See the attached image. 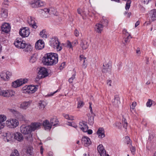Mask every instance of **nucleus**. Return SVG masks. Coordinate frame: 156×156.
Returning a JSON list of instances; mask_svg holds the SVG:
<instances>
[{
	"mask_svg": "<svg viewBox=\"0 0 156 156\" xmlns=\"http://www.w3.org/2000/svg\"><path fill=\"white\" fill-rule=\"evenodd\" d=\"M58 61L57 54L49 53H47L43 58L42 62L47 66H52L56 64Z\"/></svg>",
	"mask_w": 156,
	"mask_h": 156,
	"instance_id": "obj_1",
	"label": "nucleus"
},
{
	"mask_svg": "<svg viewBox=\"0 0 156 156\" xmlns=\"http://www.w3.org/2000/svg\"><path fill=\"white\" fill-rule=\"evenodd\" d=\"M20 131L21 133L24 135H27V138L28 140H31L33 136L32 131L30 125L26 126L25 125H22L20 127Z\"/></svg>",
	"mask_w": 156,
	"mask_h": 156,
	"instance_id": "obj_2",
	"label": "nucleus"
},
{
	"mask_svg": "<svg viewBox=\"0 0 156 156\" xmlns=\"http://www.w3.org/2000/svg\"><path fill=\"white\" fill-rule=\"evenodd\" d=\"M50 45L53 48L56 49L57 51H60L62 47L60 45V42L57 37H52L49 41Z\"/></svg>",
	"mask_w": 156,
	"mask_h": 156,
	"instance_id": "obj_3",
	"label": "nucleus"
},
{
	"mask_svg": "<svg viewBox=\"0 0 156 156\" xmlns=\"http://www.w3.org/2000/svg\"><path fill=\"white\" fill-rule=\"evenodd\" d=\"M6 125L9 128L14 129L18 126L19 122L16 119L11 118L6 121Z\"/></svg>",
	"mask_w": 156,
	"mask_h": 156,
	"instance_id": "obj_4",
	"label": "nucleus"
},
{
	"mask_svg": "<svg viewBox=\"0 0 156 156\" xmlns=\"http://www.w3.org/2000/svg\"><path fill=\"white\" fill-rule=\"evenodd\" d=\"M15 92L12 90H2L0 89V95L4 97H10L15 95Z\"/></svg>",
	"mask_w": 156,
	"mask_h": 156,
	"instance_id": "obj_5",
	"label": "nucleus"
},
{
	"mask_svg": "<svg viewBox=\"0 0 156 156\" xmlns=\"http://www.w3.org/2000/svg\"><path fill=\"white\" fill-rule=\"evenodd\" d=\"M38 86H32L31 85L25 86L23 87V90L25 93L32 94L34 93L37 90Z\"/></svg>",
	"mask_w": 156,
	"mask_h": 156,
	"instance_id": "obj_6",
	"label": "nucleus"
},
{
	"mask_svg": "<svg viewBox=\"0 0 156 156\" xmlns=\"http://www.w3.org/2000/svg\"><path fill=\"white\" fill-rule=\"evenodd\" d=\"M14 44L16 48L20 49L24 48L26 46V44L23 41H22L20 39H17L14 43Z\"/></svg>",
	"mask_w": 156,
	"mask_h": 156,
	"instance_id": "obj_7",
	"label": "nucleus"
},
{
	"mask_svg": "<svg viewBox=\"0 0 156 156\" xmlns=\"http://www.w3.org/2000/svg\"><path fill=\"white\" fill-rule=\"evenodd\" d=\"M30 34V30L27 27H23L19 31L20 35L23 37H27Z\"/></svg>",
	"mask_w": 156,
	"mask_h": 156,
	"instance_id": "obj_8",
	"label": "nucleus"
},
{
	"mask_svg": "<svg viewBox=\"0 0 156 156\" xmlns=\"http://www.w3.org/2000/svg\"><path fill=\"white\" fill-rule=\"evenodd\" d=\"M27 23L32 28L36 29L37 26L34 20V18L31 16L28 17L27 20Z\"/></svg>",
	"mask_w": 156,
	"mask_h": 156,
	"instance_id": "obj_9",
	"label": "nucleus"
},
{
	"mask_svg": "<svg viewBox=\"0 0 156 156\" xmlns=\"http://www.w3.org/2000/svg\"><path fill=\"white\" fill-rule=\"evenodd\" d=\"M12 76V73L9 71L3 72L1 73L0 78L3 80L6 81L9 80Z\"/></svg>",
	"mask_w": 156,
	"mask_h": 156,
	"instance_id": "obj_10",
	"label": "nucleus"
},
{
	"mask_svg": "<svg viewBox=\"0 0 156 156\" xmlns=\"http://www.w3.org/2000/svg\"><path fill=\"white\" fill-rule=\"evenodd\" d=\"M42 123L40 122H34L31 123L30 125L32 131H34L36 130L40 129Z\"/></svg>",
	"mask_w": 156,
	"mask_h": 156,
	"instance_id": "obj_11",
	"label": "nucleus"
},
{
	"mask_svg": "<svg viewBox=\"0 0 156 156\" xmlns=\"http://www.w3.org/2000/svg\"><path fill=\"white\" fill-rule=\"evenodd\" d=\"M111 66L108 63L105 62L104 63L102 70V72L104 73H110L111 72Z\"/></svg>",
	"mask_w": 156,
	"mask_h": 156,
	"instance_id": "obj_12",
	"label": "nucleus"
},
{
	"mask_svg": "<svg viewBox=\"0 0 156 156\" xmlns=\"http://www.w3.org/2000/svg\"><path fill=\"white\" fill-rule=\"evenodd\" d=\"M39 76L40 78H43L48 76V72L46 69L42 67L40 69L38 72Z\"/></svg>",
	"mask_w": 156,
	"mask_h": 156,
	"instance_id": "obj_13",
	"label": "nucleus"
},
{
	"mask_svg": "<svg viewBox=\"0 0 156 156\" xmlns=\"http://www.w3.org/2000/svg\"><path fill=\"white\" fill-rule=\"evenodd\" d=\"M44 46V41L41 40H38L35 43V47L36 49L38 50H41Z\"/></svg>",
	"mask_w": 156,
	"mask_h": 156,
	"instance_id": "obj_14",
	"label": "nucleus"
},
{
	"mask_svg": "<svg viewBox=\"0 0 156 156\" xmlns=\"http://www.w3.org/2000/svg\"><path fill=\"white\" fill-rule=\"evenodd\" d=\"M97 149L101 156H108V154H106V151L102 145H99Z\"/></svg>",
	"mask_w": 156,
	"mask_h": 156,
	"instance_id": "obj_15",
	"label": "nucleus"
},
{
	"mask_svg": "<svg viewBox=\"0 0 156 156\" xmlns=\"http://www.w3.org/2000/svg\"><path fill=\"white\" fill-rule=\"evenodd\" d=\"M52 10V9H49L48 8H44V9L41 10V12L42 15L44 17H49L50 14H54L53 13H52L51 11Z\"/></svg>",
	"mask_w": 156,
	"mask_h": 156,
	"instance_id": "obj_16",
	"label": "nucleus"
},
{
	"mask_svg": "<svg viewBox=\"0 0 156 156\" xmlns=\"http://www.w3.org/2000/svg\"><path fill=\"white\" fill-rule=\"evenodd\" d=\"M82 143L85 147H87L91 144L90 139L87 136H83L81 140Z\"/></svg>",
	"mask_w": 156,
	"mask_h": 156,
	"instance_id": "obj_17",
	"label": "nucleus"
},
{
	"mask_svg": "<svg viewBox=\"0 0 156 156\" xmlns=\"http://www.w3.org/2000/svg\"><path fill=\"white\" fill-rule=\"evenodd\" d=\"M11 29V27L9 23H5L1 26L2 31L5 33H8L10 31Z\"/></svg>",
	"mask_w": 156,
	"mask_h": 156,
	"instance_id": "obj_18",
	"label": "nucleus"
},
{
	"mask_svg": "<svg viewBox=\"0 0 156 156\" xmlns=\"http://www.w3.org/2000/svg\"><path fill=\"white\" fill-rule=\"evenodd\" d=\"M14 139L19 142H21L23 140V137L21 133L16 132L14 133Z\"/></svg>",
	"mask_w": 156,
	"mask_h": 156,
	"instance_id": "obj_19",
	"label": "nucleus"
},
{
	"mask_svg": "<svg viewBox=\"0 0 156 156\" xmlns=\"http://www.w3.org/2000/svg\"><path fill=\"white\" fill-rule=\"evenodd\" d=\"M79 127L80 129L84 132H87L88 128L87 123L84 121H82L80 122Z\"/></svg>",
	"mask_w": 156,
	"mask_h": 156,
	"instance_id": "obj_20",
	"label": "nucleus"
},
{
	"mask_svg": "<svg viewBox=\"0 0 156 156\" xmlns=\"http://www.w3.org/2000/svg\"><path fill=\"white\" fill-rule=\"evenodd\" d=\"M31 102L30 101H24L20 104V108L22 109L26 110L30 105Z\"/></svg>",
	"mask_w": 156,
	"mask_h": 156,
	"instance_id": "obj_21",
	"label": "nucleus"
},
{
	"mask_svg": "<svg viewBox=\"0 0 156 156\" xmlns=\"http://www.w3.org/2000/svg\"><path fill=\"white\" fill-rule=\"evenodd\" d=\"M42 124L46 130H50L51 128L52 125L49 123L48 120H45L43 121Z\"/></svg>",
	"mask_w": 156,
	"mask_h": 156,
	"instance_id": "obj_22",
	"label": "nucleus"
},
{
	"mask_svg": "<svg viewBox=\"0 0 156 156\" xmlns=\"http://www.w3.org/2000/svg\"><path fill=\"white\" fill-rule=\"evenodd\" d=\"M97 134L100 138H103L105 136L104 129L102 128H99L97 131Z\"/></svg>",
	"mask_w": 156,
	"mask_h": 156,
	"instance_id": "obj_23",
	"label": "nucleus"
},
{
	"mask_svg": "<svg viewBox=\"0 0 156 156\" xmlns=\"http://www.w3.org/2000/svg\"><path fill=\"white\" fill-rule=\"evenodd\" d=\"M103 26L102 24L100 23H98L96 24L95 29L97 32L99 33H101L103 29Z\"/></svg>",
	"mask_w": 156,
	"mask_h": 156,
	"instance_id": "obj_24",
	"label": "nucleus"
},
{
	"mask_svg": "<svg viewBox=\"0 0 156 156\" xmlns=\"http://www.w3.org/2000/svg\"><path fill=\"white\" fill-rule=\"evenodd\" d=\"M13 136V134L9 132L5 133L4 138L5 141L9 142L11 141Z\"/></svg>",
	"mask_w": 156,
	"mask_h": 156,
	"instance_id": "obj_25",
	"label": "nucleus"
},
{
	"mask_svg": "<svg viewBox=\"0 0 156 156\" xmlns=\"http://www.w3.org/2000/svg\"><path fill=\"white\" fill-rule=\"evenodd\" d=\"M80 44L81 47L83 50L86 49L89 46V44L87 42L86 40H81Z\"/></svg>",
	"mask_w": 156,
	"mask_h": 156,
	"instance_id": "obj_26",
	"label": "nucleus"
},
{
	"mask_svg": "<svg viewBox=\"0 0 156 156\" xmlns=\"http://www.w3.org/2000/svg\"><path fill=\"white\" fill-rule=\"evenodd\" d=\"M46 105V103L43 101H40L38 102V106L39 109L41 111L44 109Z\"/></svg>",
	"mask_w": 156,
	"mask_h": 156,
	"instance_id": "obj_27",
	"label": "nucleus"
},
{
	"mask_svg": "<svg viewBox=\"0 0 156 156\" xmlns=\"http://www.w3.org/2000/svg\"><path fill=\"white\" fill-rule=\"evenodd\" d=\"M150 17L152 21H154L156 20V10L155 9L152 10L150 12Z\"/></svg>",
	"mask_w": 156,
	"mask_h": 156,
	"instance_id": "obj_28",
	"label": "nucleus"
},
{
	"mask_svg": "<svg viewBox=\"0 0 156 156\" xmlns=\"http://www.w3.org/2000/svg\"><path fill=\"white\" fill-rule=\"evenodd\" d=\"M8 11L6 9H2L1 11V16L3 18H6L8 16Z\"/></svg>",
	"mask_w": 156,
	"mask_h": 156,
	"instance_id": "obj_29",
	"label": "nucleus"
},
{
	"mask_svg": "<svg viewBox=\"0 0 156 156\" xmlns=\"http://www.w3.org/2000/svg\"><path fill=\"white\" fill-rule=\"evenodd\" d=\"M22 82H20V80H18L12 83V86L15 88H16L22 85Z\"/></svg>",
	"mask_w": 156,
	"mask_h": 156,
	"instance_id": "obj_30",
	"label": "nucleus"
},
{
	"mask_svg": "<svg viewBox=\"0 0 156 156\" xmlns=\"http://www.w3.org/2000/svg\"><path fill=\"white\" fill-rule=\"evenodd\" d=\"M58 121L56 117H54L51 119L50 120L51 124L53 126H55L58 124Z\"/></svg>",
	"mask_w": 156,
	"mask_h": 156,
	"instance_id": "obj_31",
	"label": "nucleus"
},
{
	"mask_svg": "<svg viewBox=\"0 0 156 156\" xmlns=\"http://www.w3.org/2000/svg\"><path fill=\"white\" fill-rule=\"evenodd\" d=\"M7 119L6 116L4 115H0V123L5 125L4 122H5Z\"/></svg>",
	"mask_w": 156,
	"mask_h": 156,
	"instance_id": "obj_32",
	"label": "nucleus"
},
{
	"mask_svg": "<svg viewBox=\"0 0 156 156\" xmlns=\"http://www.w3.org/2000/svg\"><path fill=\"white\" fill-rule=\"evenodd\" d=\"M37 1L36 0H33L30 2V4L31 7L33 8H37Z\"/></svg>",
	"mask_w": 156,
	"mask_h": 156,
	"instance_id": "obj_33",
	"label": "nucleus"
},
{
	"mask_svg": "<svg viewBox=\"0 0 156 156\" xmlns=\"http://www.w3.org/2000/svg\"><path fill=\"white\" fill-rule=\"evenodd\" d=\"M101 23L103 26H106L108 24V21L105 17H103L101 20Z\"/></svg>",
	"mask_w": 156,
	"mask_h": 156,
	"instance_id": "obj_34",
	"label": "nucleus"
},
{
	"mask_svg": "<svg viewBox=\"0 0 156 156\" xmlns=\"http://www.w3.org/2000/svg\"><path fill=\"white\" fill-rule=\"evenodd\" d=\"M63 116L66 119L69 120H73L74 119V117L72 115L64 114Z\"/></svg>",
	"mask_w": 156,
	"mask_h": 156,
	"instance_id": "obj_35",
	"label": "nucleus"
},
{
	"mask_svg": "<svg viewBox=\"0 0 156 156\" xmlns=\"http://www.w3.org/2000/svg\"><path fill=\"white\" fill-rule=\"evenodd\" d=\"M33 148L32 147H28L27 149V153L30 155H31L33 154Z\"/></svg>",
	"mask_w": 156,
	"mask_h": 156,
	"instance_id": "obj_36",
	"label": "nucleus"
},
{
	"mask_svg": "<svg viewBox=\"0 0 156 156\" xmlns=\"http://www.w3.org/2000/svg\"><path fill=\"white\" fill-rule=\"evenodd\" d=\"M15 116H16V118L20 120H23L24 119V116L18 112Z\"/></svg>",
	"mask_w": 156,
	"mask_h": 156,
	"instance_id": "obj_37",
	"label": "nucleus"
},
{
	"mask_svg": "<svg viewBox=\"0 0 156 156\" xmlns=\"http://www.w3.org/2000/svg\"><path fill=\"white\" fill-rule=\"evenodd\" d=\"M40 35L43 38H46L47 37V35L45 34V30H42L40 33Z\"/></svg>",
	"mask_w": 156,
	"mask_h": 156,
	"instance_id": "obj_38",
	"label": "nucleus"
},
{
	"mask_svg": "<svg viewBox=\"0 0 156 156\" xmlns=\"http://www.w3.org/2000/svg\"><path fill=\"white\" fill-rule=\"evenodd\" d=\"M19 153L18 151L16 149H15L12 153L10 156H19Z\"/></svg>",
	"mask_w": 156,
	"mask_h": 156,
	"instance_id": "obj_39",
	"label": "nucleus"
},
{
	"mask_svg": "<svg viewBox=\"0 0 156 156\" xmlns=\"http://www.w3.org/2000/svg\"><path fill=\"white\" fill-rule=\"evenodd\" d=\"M84 103L82 100H79L78 101L77 108H80L82 107L84 105Z\"/></svg>",
	"mask_w": 156,
	"mask_h": 156,
	"instance_id": "obj_40",
	"label": "nucleus"
},
{
	"mask_svg": "<svg viewBox=\"0 0 156 156\" xmlns=\"http://www.w3.org/2000/svg\"><path fill=\"white\" fill-rule=\"evenodd\" d=\"M131 2V1L130 0H128L127 1L125 6V9L126 10L129 9L130 7Z\"/></svg>",
	"mask_w": 156,
	"mask_h": 156,
	"instance_id": "obj_41",
	"label": "nucleus"
},
{
	"mask_svg": "<svg viewBox=\"0 0 156 156\" xmlns=\"http://www.w3.org/2000/svg\"><path fill=\"white\" fill-rule=\"evenodd\" d=\"M120 104V101L117 98H115L114 101L113 102V105L115 107L119 106Z\"/></svg>",
	"mask_w": 156,
	"mask_h": 156,
	"instance_id": "obj_42",
	"label": "nucleus"
},
{
	"mask_svg": "<svg viewBox=\"0 0 156 156\" xmlns=\"http://www.w3.org/2000/svg\"><path fill=\"white\" fill-rule=\"evenodd\" d=\"M122 121L123 126L124 128L126 129L128 125L126 120L125 118H123Z\"/></svg>",
	"mask_w": 156,
	"mask_h": 156,
	"instance_id": "obj_43",
	"label": "nucleus"
},
{
	"mask_svg": "<svg viewBox=\"0 0 156 156\" xmlns=\"http://www.w3.org/2000/svg\"><path fill=\"white\" fill-rule=\"evenodd\" d=\"M25 51H30L32 49V46L30 44H26Z\"/></svg>",
	"mask_w": 156,
	"mask_h": 156,
	"instance_id": "obj_44",
	"label": "nucleus"
},
{
	"mask_svg": "<svg viewBox=\"0 0 156 156\" xmlns=\"http://www.w3.org/2000/svg\"><path fill=\"white\" fill-rule=\"evenodd\" d=\"M37 7H40L41 6H42L44 5V2L41 1L40 0H37Z\"/></svg>",
	"mask_w": 156,
	"mask_h": 156,
	"instance_id": "obj_45",
	"label": "nucleus"
},
{
	"mask_svg": "<svg viewBox=\"0 0 156 156\" xmlns=\"http://www.w3.org/2000/svg\"><path fill=\"white\" fill-rule=\"evenodd\" d=\"M37 60L36 58L33 55L31 57V58L30 59V62L33 63L35 62Z\"/></svg>",
	"mask_w": 156,
	"mask_h": 156,
	"instance_id": "obj_46",
	"label": "nucleus"
},
{
	"mask_svg": "<svg viewBox=\"0 0 156 156\" xmlns=\"http://www.w3.org/2000/svg\"><path fill=\"white\" fill-rule=\"evenodd\" d=\"M123 34L125 35V36H131L130 34L129 33L127 32V30L125 29H123L122 31Z\"/></svg>",
	"mask_w": 156,
	"mask_h": 156,
	"instance_id": "obj_47",
	"label": "nucleus"
},
{
	"mask_svg": "<svg viewBox=\"0 0 156 156\" xmlns=\"http://www.w3.org/2000/svg\"><path fill=\"white\" fill-rule=\"evenodd\" d=\"M88 121L90 125H92L94 122V117L93 116H90L89 119Z\"/></svg>",
	"mask_w": 156,
	"mask_h": 156,
	"instance_id": "obj_48",
	"label": "nucleus"
},
{
	"mask_svg": "<svg viewBox=\"0 0 156 156\" xmlns=\"http://www.w3.org/2000/svg\"><path fill=\"white\" fill-rule=\"evenodd\" d=\"M68 125L73 127L75 128L77 127V126L74 122H68Z\"/></svg>",
	"mask_w": 156,
	"mask_h": 156,
	"instance_id": "obj_49",
	"label": "nucleus"
},
{
	"mask_svg": "<svg viewBox=\"0 0 156 156\" xmlns=\"http://www.w3.org/2000/svg\"><path fill=\"white\" fill-rule=\"evenodd\" d=\"M126 143L127 144H130L131 145L132 141L131 140L129 137L127 136L126 137Z\"/></svg>",
	"mask_w": 156,
	"mask_h": 156,
	"instance_id": "obj_50",
	"label": "nucleus"
},
{
	"mask_svg": "<svg viewBox=\"0 0 156 156\" xmlns=\"http://www.w3.org/2000/svg\"><path fill=\"white\" fill-rule=\"evenodd\" d=\"M67 47L71 49L72 50H73L72 45L71 42L69 41H68L67 42Z\"/></svg>",
	"mask_w": 156,
	"mask_h": 156,
	"instance_id": "obj_51",
	"label": "nucleus"
},
{
	"mask_svg": "<svg viewBox=\"0 0 156 156\" xmlns=\"http://www.w3.org/2000/svg\"><path fill=\"white\" fill-rule=\"evenodd\" d=\"M136 105V102H133L132 105L130 106V110L132 111V110L134 109Z\"/></svg>",
	"mask_w": 156,
	"mask_h": 156,
	"instance_id": "obj_52",
	"label": "nucleus"
},
{
	"mask_svg": "<svg viewBox=\"0 0 156 156\" xmlns=\"http://www.w3.org/2000/svg\"><path fill=\"white\" fill-rule=\"evenodd\" d=\"M152 104V101L151 99H148V101L147 102L146 105L147 107H150Z\"/></svg>",
	"mask_w": 156,
	"mask_h": 156,
	"instance_id": "obj_53",
	"label": "nucleus"
},
{
	"mask_svg": "<svg viewBox=\"0 0 156 156\" xmlns=\"http://www.w3.org/2000/svg\"><path fill=\"white\" fill-rule=\"evenodd\" d=\"M75 73L73 74L72 77L69 79V81L70 83H73V80L75 78Z\"/></svg>",
	"mask_w": 156,
	"mask_h": 156,
	"instance_id": "obj_54",
	"label": "nucleus"
},
{
	"mask_svg": "<svg viewBox=\"0 0 156 156\" xmlns=\"http://www.w3.org/2000/svg\"><path fill=\"white\" fill-rule=\"evenodd\" d=\"M83 62V63L82 65V67L83 68L85 69L87 68V61L84 60Z\"/></svg>",
	"mask_w": 156,
	"mask_h": 156,
	"instance_id": "obj_55",
	"label": "nucleus"
},
{
	"mask_svg": "<svg viewBox=\"0 0 156 156\" xmlns=\"http://www.w3.org/2000/svg\"><path fill=\"white\" fill-rule=\"evenodd\" d=\"M131 147H130V150L132 154L133 155L134 154L136 151L135 147H133L131 145Z\"/></svg>",
	"mask_w": 156,
	"mask_h": 156,
	"instance_id": "obj_56",
	"label": "nucleus"
},
{
	"mask_svg": "<svg viewBox=\"0 0 156 156\" xmlns=\"http://www.w3.org/2000/svg\"><path fill=\"white\" fill-rule=\"evenodd\" d=\"M127 37L125 38L124 41L125 42L124 43V44L126 45V44L129 41V39H131L132 37L131 36H127Z\"/></svg>",
	"mask_w": 156,
	"mask_h": 156,
	"instance_id": "obj_57",
	"label": "nucleus"
},
{
	"mask_svg": "<svg viewBox=\"0 0 156 156\" xmlns=\"http://www.w3.org/2000/svg\"><path fill=\"white\" fill-rule=\"evenodd\" d=\"M80 61L83 62L84 60L86 61V58L83 55H81L80 56Z\"/></svg>",
	"mask_w": 156,
	"mask_h": 156,
	"instance_id": "obj_58",
	"label": "nucleus"
},
{
	"mask_svg": "<svg viewBox=\"0 0 156 156\" xmlns=\"http://www.w3.org/2000/svg\"><path fill=\"white\" fill-rule=\"evenodd\" d=\"M19 80H20V82H22V85L23 84H24L27 83L28 81V80L27 79H24L23 80L22 79H20Z\"/></svg>",
	"mask_w": 156,
	"mask_h": 156,
	"instance_id": "obj_59",
	"label": "nucleus"
},
{
	"mask_svg": "<svg viewBox=\"0 0 156 156\" xmlns=\"http://www.w3.org/2000/svg\"><path fill=\"white\" fill-rule=\"evenodd\" d=\"M74 34L76 37L79 36V32L78 30L77 29H75L74 31Z\"/></svg>",
	"mask_w": 156,
	"mask_h": 156,
	"instance_id": "obj_60",
	"label": "nucleus"
},
{
	"mask_svg": "<svg viewBox=\"0 0 156 156\" xmlns=\"http://www.w3.org/2000/svg\"><path fill=\"white\" fill-rule=\"evenodd\" d=\"M9 111L10 112H12L13 114H14L15 115L18 112L17 111L13 109H9Z\"/></svg>",
	"mask_w": 156,
	"mask_h": 156,
	"instance_id": "obj_61",
	"label": "nucleus"
},
{
	"mask_svg": "<svg viewBox=\"0 0 156 156\" xmlns=\"http://www.w3.org/2000/svg\"><path fill=\"white\" fill-rule=\"evenodd\" d=\"M112 81L111 80H108L107 81V84L109 86H111V85Z\"/></svg>",
	"mask_w": 156,
	"mask_h": 156,
	"instance_id": "obj_62",
	"label": "nucleus"
},
{
	"mask_svg": "<svg viewBox=\"0 0 156 156\" xmlns=\"http://www.w3.org/2000/svg\"><path fill=\"white\" fill-rule=\"evenodd\" d=\"M136 52L138 55V56H140V55L141 53L139 48H138L137 49Z\"/></svg>",
	"mask_w": 156,
	"mask_h": 156,
	"instance_id": "obj_63",
	"label": "nucleus"
},
{
	"mask_svg": "<svg viewBox=\"0 0 156 156\" xmlns=\"http://www.w3.org/2000/svg\"><path fill=\"white\" fill-rule=\"evenodd\" d=\"M9 3V2L8 0H4L3 2V4L8 5Z\"/></svg>",
	"mask_w": 156,
	"mask_h": 156,
	"instance_id": "obj_64",
	"label": "nucleus"
}]
</instances>
